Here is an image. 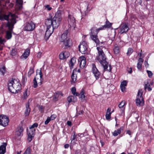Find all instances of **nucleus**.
Here are the masks:
<instances>
[{
    "instance_id": "obj_14",
    "label": "nucleus",
    "mask_w": 154,
    "mask_h": 154,
    "mask_svg": "<svg viewBox=\"0 0 154 154\" xmlns=\"http://www.w3.org/2000/svg\"><path fill=\"white\" fill-rule=\"evenodd\" d=\"M54 29L51 28H47V30L46 31L45 36V39L47 40L51 34L53 32Z\"/></svg>"
},
{
    "instance_id": "obj_57",
    "label": "nucleus",
    "mask_w": 154,
    "mask_h": 154,
    "mask_svg": "<svg viewBox=\"0 0 154 154\" xmlns=\"http://www.w3.org/2000/svg\"><path fill=\"white\" fill-rule=\"evenodd\" d=\"M125 87V86H120L121 90L122 92H123L125 91L126 88Z\"/></svg>"
},
{
    "instance_id": "obj_42",
    "label": "nucleus",
    "mask_w": 154,
    "mask_h": 154,
    "mask_svg": "<svg viewBox=\"0 0 154 154\" xmlns=\"http://www.w3.org/2000/svg\"><path fill=\"white\" fill-rule=\"evenodd\" d=\"M31 149L30 147L27 148L23 154H31Z\"/></svg>"
},
{
    "instance_id": "obj_24",
    "label": "nucleus",
    "mask_w": 154,
    "mask_h": 154,
    "mask_svg": "<svg viewBox=\"0 0 154 154\" xmlns=\"http://www.w3.org/2000/svg\"><path fill=\"white\" fill-rule=\"evenodd\" d=\"M30 51L29 49H27L25 50L24 52L21 57L22 59H26L29 55Z\"/></svg>"
},
{
    "instance_id": "obj_21",
    "label": "nucleus",
    "mask_w": 154,
    "mask_h": 154,
    "mask_svg": "<svg viewBox=\"0 0 154 154\" xmlns=\"http://www.w3.org/2000/svg\"><path fill=\"white\" fill-rule=\"evenodd\" d=\"M136 103L137 106H140L144 105V101L143 98L141 99L137 97L136 100Z\"/></svg>"
},
{
    "instance_id": "obj_43",
    "label": "nucleus",
    "mask_w": 154,
    "mask_h": 154,
    "mask_svg": "<svg viewBox=\"0 0 154 154\" xmlns=\"http://www.w3.org/2000/svg\"><path fill=\"white\" fill-rule=\"evenodd\" d=\"M33 87L35 88L37 87L38 86V83L36 81V77H35L33 80Z\"/></svg>"
},
{
    "instance_id": "obj_23",
    "label": "nucleus",
    "mask_w": 154,
    "mask_h": 154,
    "mask_svg": "<svg viewBox=\"0 0 154 154\" xmlns=\"http://www.w3.org/2000/svg\"><path fill=\"white\" fill-rule=\"evenodd\" d=\"M112 25V23H110L107 19L105 25L100 27V29H104L106 28H110Z\"/></svg>"
},
{
    "instance_id": "obj_29",
    "label": "nucleus",
    "mask_w": 154,
    "mask_h": 154,
    "mask_svg": "<svg viewBox=\"0 0 154 154\" xmlns=\"http://www.w3.org/2000/svg\"><path fill=\"white\" fill-rule=\"evenodd\" d=\"M111 109L109 108L107 109L106 115V120H109L111 118V115L112 112H111Z\"/></svg>"
},
{
    "instance_id": "obj_26",
    "label": "nucleus",
    "mask_w": 154,
    "mask_h": 154,
    "mask_svg": "<svg viewBox=\"0 0 154 154\" xmlns=\"http://www.w3.org/2000/svg\"><path fill=\"white\" fill-rule=\"evenodd\" d=\"M124 127L123 126L121 127L119 129L116 130H115L114 132L112 133L113 135L114 136H116L118 134H120L121 133V131L123 130Z\"/></svg>"
},
{
    "instance_id": "obj_39",
    "label": "nucleus",
    "mask_w": 154,
    "mask_h": 154,
    "mask_svg": "<svg viewBox=\"0 0 154 154\" xmlns=\"http://www.w3.org/2000/svg\"><path fill=\"white\" fill-rule=\"evenodd\" d=\"M133 49L131 48H128L127 53V56H129L133 52Z\"/></svg>"
},
{
    "instance_id": "obj_22",
    "label": "nucleus",
    "mask_w": 154,
    "mask_h": 154,
    "mask_svg": "<svg viewBox=\"0 0 154 154\" xmlns=\"http://www.w3.org/2000/svg\"><path fill=\"white\" fill-rule=\"evenodd\" d=\"M45 24L47 26V28H51L52 27V19L48 18L45 20Z\"/></svg>"
},
{
    "instance_id": "obj_60",
    "label": "nucleus",
    "mask_w": 154,
    "mask_h": 154,
    "mask_svg": "<svg viewBox=\"0 0 154 154\" xmlns=\"http://www.w3.org/2000/svg\"><path fill=\"white\" fill-rule=\"evenodd\" d=\"M42 53L39 52L38 53L37 55V57L39 58H40L41 57Z\"/></svg>"
},
{
    "instance_id": "obj_40",
    "label": "nucleus",
    "mask_w": 154,
    "mask_h": 154,
    "mask_svg": "<svg viewBox=\"0 0 154 154\" xmlns=\"http://www.w3.org/2000/svg\"><path fill=\"white\" fill-rule=\"evenodd\" d=\"M34 68L33 67H30L28 73V76L30 77V75L34 73Z\"/></svg>"
},
{
    "instance_id": "obj_36",
    "label": "nucleus",
    "mask_w": 154,
    "mask_h": 154,
    "mask_svg": "<svg viewBox=\"0 0 154 154\" xmlns=\"http://www.w3.org/2000/svg\"><path fill=\"white\" fill-rule=\"evenodd\" d=\"M12 37V34L11 31H7L6 32V38L8 39L11 38Z\"/></svg>"
},
{
    "instance_id": "obj_9",
    "label": "nucleus",
    "mask_w": 154,
    "mask_h": 154,
    "mask_svg": "<svg viewBox=\"0 0 154 154\" xmlns=\"http://www.w3.org/2000/svg\"><path fill=\"white\" fill-rule=\"evenodd\" d=\"M35 28V25L32 22L26 23L24 26V29L26 31H32Z\"/></svg>"
},
{
    "instance_id": "obj_1",
    "label": "nucleus",
    "mask_w": 154,
    "mask_h": 154,
    "mask_svg": "<svg viewBox=\"0 0 154 154\" xmlns=\"http://www.w3.org/2000/svg\"><path fill=\"white\" fill-rule=\"evenodd\" d=\"M97 49L98 51V56L96 58L100 64L103 66L104 68V70H108L110 72L111 70V66L109 65V69H107L108 67V63L106 61V57L105 56L103 50L100 47H97Z\"/></svg>"
},
{
    "instance_id": "obj_52",
    "label": "nucleus",
    "mask_w": 154,
    "mask_h": 154,
    "mask_svg": "<svg viewBox=\"0 0 154 154\" xmlns=\"http://www.w3.org/2000/svg\"><path fill=\"white\" fill-rule=\"evenodd\" d=\"M16 3L19 5H22L23 3V0H16Z\"/></svg>"
},
{
    "instance_id": "obj_35",
    "label": "nucleus",
    "mask_w": 154,
    "mask_h": 154,
    "mask_svg": "<svg viewBox=\"0 0 154 154\" xmlns=\"http://www.w3.org/2000/svg\"><path fill=\"white\" fill-rule=\"evenodd\" d=\"M113 51L115 54H117L120 52L119 47L117 46H115L113 48Z\"/></svg>"
},
{
    "instance_id": "obj_8",
    "label": "nucleus",
    "mask_w": 154,
    "mask_h": 154,
    "mask_svg": "<svg viewBox=\"0 0 154 154\" xmlns=\"http://www.w3.org/2000/svg\"><path fill=\"white\" fill-rule=\"evenodd\" d=\"M68 22L70 28L74 29L76 26L75 19L72 15L69 14L68 15Z\"/></svg>"
},
{
    "instance_id": "obj_6",
    "label": "nucleus",
    "mask_w": 154,
    "mask_h": 154,
    "mask_svg": "<svg viewBox=\"0 0 154 154\" xmlns=\"http://www.w3.org/2000/svg\"><path fill=\"white\" fill-rule=\"evenodd\" d=\"M9 122V117L7 116L2 114L0 115V125L4 127L7 126Z\"/></svg>"
},
{
    "instance_id": "obj_15",
    "label": "nucleus",
    "mask_w": 154,
    "mask_h": 154,
    "mask_svg": "<svg viewBox=\"0 0 154 154\" xmlns=\"http://www.w3.org/2000/svg\"><path fill=\"white\" fill-rule=\"evenodd\" d=\"M69 52L67 51H65L62 52L60 54L59 57L61 60H64L68 58L69 56Z\"/></svg>"
},
{
    "instance_id": "obj_56",
    "label": "nucleus",
    "mask_w": 154,
    "mask_h": 154,
    "mask_svg": "<svg viewBox=\"0 0 154 154\" xmlns=\"http://www.w3.org/2000/svg\"><path fill=\"white\" fill-rule=\"evenodd\" d=\"M4 39H2L0 37V45H4Z\"/></svg>"
},
{
    "instance_id": "obj_44",
    "label": "nucleus",
    "mask_w": 154,
    "mask_h": 154,
    "mask_svg": "<svg viewBox=\"0 0 154 154\" xmlns=\"http://www.w3.org/2000/svg\"><path fill=\"white\" fill-rule=\"evenodd\" d=\"M7 26L8 27V29L10 30H12L13 25L11 23H10L8 21L7 24Z\"/></svg>"
},
{
    "instance_id": "obj_7",
    "label": "nucleus",
    "mask_w": 154,
    "mask_h": 154,
    "mask_svg": "<svg viewBox=\"0 0 154 154\" xmlns=\"http://www.w3.org/2000/svg\"><path fill=\"white\" fill-rule=\"evenodd\" d=\"M92 71L96 80L98 79L101 76V73L97 68L95 64H92Z\"/></svg>"
},
{
    "instance_id": "obj_49",
    "label": "nucleus",
    "mask_w": 154,
    "mask_h": 154,
    "mask_svg": "<svg viewBox=\"0 0 154 154\" xmlns=\"http://www.w3.org/2000/svg\"><path fill=\"white\" fill-rule=\"evenodd\" d=\"M127 82L126 81L124 80L122 82L120 86H125L127 85Z\"/></svg>"
},
{
    "instance_id": "obj_33",
    "label": "nucleus",
    "mask_w": 154,
    "mask_h": 154,
    "mask_svg": "<svg viewBox=\"0 0 154 154\" xmlns=\"http://www.w3.org/2000/svg\"><path fill=\"white\" fill-rule=\"evenodd\" d=\"M39 75H40V79H39L40 82H38V84L39 85H41L42 84V82L43 81V79L42 78V72L41 70H40L39 72Z\"/></svg>"
},
{
    "instance_id": "obj_19",
    "label": "nucleus",
    "mask_w": 154,
    "mask_h": 154,
    "mask_svg": "<svg viewBox=\"0 0 154 154\" xmlns=\"http://www.w3.org/2000/svg\"><path fill=\"white\" fill-rule=\"evenodd\" d=\"M68 30H66L62 35L60 39V42H63L65 40L68 39V38L67 37V35L68 33Z\"/></svg>"
},
{
    "instance_id": "obj_31",
    "label": "nucleus",
    "mask_w": 154,
    "mask_h": 154,
    "mask_svg": "<svg viewBox=\"0 0 154 154\" xmlns=\"http://www.w3.org/2000/svg\"><path fill=\"white\" fill-rule=\"evenodd\" d=\"M75 70V69L73 70L72 72L71 77L72 79V80H71V82H72V84L75 83L77 80V75H75V76L74 74V71Z\"/></svg>"
},
{
    "instance_id": "obj_41",
    "label": "nucleus",
    "mask_w": 154,
    "mask_h": 154,
    "mask_svg": "<svg viewBox=\"0 0 154 154\" xmlns=\"http://www.w3.org/2000/svg\"><path fill=\"white\" fill-rule=\"evenodd\" d=\"M17 52L16 49L13 48L11 51V54L12 56H14L17 54Z\"/></svg>"
},
{
    "instance_id": "obj_10",
    "label": "nucleus",
    "mask_w": 154,
    "mask_h": 154,
    "mask_svg": "<svg viewBox=\"0 0 154 154\" xmlns=\"http://www.w3.org/2000/svg\"><path fill=\"white\" fill-rule=\"evenodd\" d=\"M129 28L128 25L125 23L121 25L120 27L119 32L121 34L126 33L128 31Z\"/></svg>"
},
{
    "instance_id": "obj_2",
    "label": "nucleus",
    "mask_w": 154,
    "mask_h": 154,
    "mask_svg": "<svg viewBox=\"0 0 154 154\" xmlns=\"http://www.w3.org/2000/svg\"><path fill=\"white\" fill-rule=\"evenodd\" d=\"M21 85L18 79H12L8 84V90L14 94H16L21 89Z\"/></svg>"
},
{
    "instance_id": "obj_59",
    "label": "nucleus",
    "mask_w": 154,
    "mask_h": 154,
    "mask_svg": "<svg viewBox=\"0 0 154 154\" xmlns=\"http://www.w3.org/2000/svg\"><path fill=\"white\" fill-rule=\"evenodd\" d=\"M45 7L46 8H47L49 10V11H50L51 10L52 8L51 7H50V6L49 5H46V6H45Z\"/></svg>"
},
{
    "instance_id": "obj_17",
    "label": "nucleus",
    "mask_w": 154,
    "mask_h": 154,
    "mask_svg": "<svg viewBox=\"0 0 154 154\" xmlns=\"http://www.w3.org/2000/svg\"><path fill=\"white\" fill-rule=\"evenodd\" d=\"M23 129L22 127L19 126L16 129L15 132V134L17 136L21 137L23 135Z\"/></svg>"
},
{
    "instance_id": "obj_12",
    "label": "nucleus",
    "mask_w": 154,
    "mask_h": 154,
    "mask_svg": "<svg viewBox=\"0 0 154 154\" xmlns=\"http://www.w3.org/2000/svg\"><path fill=\"white\" fill-rule=\"evenodd\" d=\"M62 42L63 43V44L64 45V48L65 49L70 48L72 45V41L69 38L65 40L63 42Z\"/></svg>"
},
{
    "instance_id": "obj_63",
    "label": "nucleus",
    "mask_w": 154,
    "mask_h": 154,
    "mask_svg": "<svg viewBox=\"0 0 154 154\" xmlns=\"http://www.w3.org/2000/svg\"><path fill=\"white\" fill-rule=\"evenodd\" d=\"M69 146V145L68 144H66L64 145V147L65 149L68 148Z\"/></svg>"
},
{
    "instance_id": "obj_28",
    "label": "nucleus",
    "mask_w": 154,
    "mask_h": 154,
    "mask_svg": "<svg viewBox=\"0 0 154 154\" xmlns=\"http://www.w3.org/2000/svg\"><path fill=\"white\" fill-rule=\"evenodd\" d=\"M125 101L123 100L122 101L121 103L119 104V107L122 110V114L123 112L124 113V111L125 108Z\"/></svg>"
},
{
    "instance_id": "obj_34",
    "label": "nucleus",
    "mask_w": 154,
    "mask_h": 154,
    "mask_svg": "<svg viewBox=\"0 0 154 154\" xmlns=\"http://www.w3.org/2000/svg\"><path fill=\"white\" fill-rule=\"evenodd\" d=\"M71 92L73 95L76 96H79L80 95V94L76 92V88L75 87H73L72 88Z\"/></svg>"
},
{
    "instance_id": "obj_47",
    "label": "nucleus",
    "mask_w": 154,
    "mask_h": 154,
    "mask_svg": "<svg viewBox=\"0 0 154 154\" xmlns=\"http://www.w3.org/2000/svg\"><path fill=\"white\" fill-rule=\"evenodd\" d=\"M83 90L82 89L80 93L79 94L80 95L79 96H81L80 97L82 99L84 98H85V95L84 94L83 92Z\"/></svg>"
},
{
    "instance_id": "obj_51",
    "label": "nucleus",
    "mask_w": 154,
    "mask_h": 154,
    "mask_svg": "<svg viewBox=\"0 0 154 154\" xmlns=\"http://www.w3.org/2000/svg\"><path fill=\"white\" fill-rule=\"evenodd\" d=\"M56 117V115L55 114H53L49 117V119H50L51 120H53Z\"/></svg>"
},
{
    "instance_id": "obj_64",
    "label": "nucleus",
    "mask_w": 154,
    "mask_h": 154,
    "mask_svg": "<svg viewBox=\"0 0 154 154\" xmlns=\"http://www.w3.org/2000/svg\"><path fill=\"white\" fill-rule=\"evenodd\" d=\"M126 134H128L130 136H131V131L129 130L127 131H126Z\"/></svg>"
},
{
    "instance_id": "obj_30",
    "label": "nucleus",
    "mask_w": 154,
    "mask_h": 154,
    "mask_svg": "<svg viewBox=\"0 0 154 154\" xmlns=\"http://www.w3.org/2000/svg\"><path fill=\"white\" fill-rule=\"evenodd\" d=\"M76 59L75 57H73L69 61V66L71 69L73 68V66L75 63Z\"/></svg>"
},
{
    "instance_id": "obj_3",
    "label": "nucleus",
    "mask_w": 154,
    "mask_h": 154,
    "mask_svg": "<svg viewBox=\"0 0 154 154\" xmlns=\"http://www.w3.org/2000/svg\"><path fill=\"white\" fill-rule=\"evenodd\" d=\"M62 11L59 10L56 12L52 19V27L53 29H56L60 25L62 20Z\"/></svg>"
},
{
    "instance_id": "obj_38",
    "label": "nucleus",
    "mask_w": 154,
    "mask_h": 154,
    "mask_svg": "<svg viewBox=\"0 0 154 154\" xmlns=\"http://www.w3.org/2000/svg\"><path fill=\"white\" fill-rule=\"evenodd\" d=\"M73 135L72 134L70 140L71 141L75 140H76L77 135H76L75 131H73Z\"/></svg>"
},
{
    "instance_id": "obj_11",
    "label": "nucleus",
    "mask_w": 154,
    "mask_h": 154,
    "mask_svg": "<svg viewBox=\"0 0 154 154\" xmlns=\"http://www.w3.org/2000/svg\"><path fill=\"white\" fill-rule=\"evenodd\" d=\"M9 16L10 15L5 14L3 11H0V20L2 21L4 20L8 21Z\"/></svg>"
},
{
    "instance_id": "obj_45",
    "label": "nucleus",
    "mask_w": 154,
    "mask_h": 154,
    "mask_svg": "<svg viewBox=\"0 0 154 154\" xmlns=\"http://www.w3.org/2000/svg\"><path fill=\"white\" fill-rule=\"evenodd\" d=\"M143 94V91L142 90H139L138 92L137 97L138 98H143L142 97Z\"/></svg>"
},
{
    "instance_id": "obj_58",
    "label": "nucleus",
    "mask_w": 154,
    "mask_h": 154,
    "mask_svg": "<svg viewBox=\"0 0 154 154\" xmlns=\"http://www.w3.org/2000/svg\"><path fill=\"white\" fill-rule=\"evenodd\" d=\"M138 62H140V63H142L143 61V59L141 58H140L138 59Z\"/></svg>"
},
{
    "instance_id": "obj_62",
    "label": "nucleus",
    "mask_w": 154,
    "mask_h": 154,
    "mask_svg": "<svg viewBox=\"0 0 154 154\" xmlns=\"http://www.w3.org/2000/svg\"><path fill=\"white\" fill-rule=\"evenodd\" d=\"M67 124L69 126H70L72 125V122L71 121H68L67 122Z\"/></svg>"
},
{
    "instance_id": "obj_25",
    "label": "nucleus",
    "mask_w": 154,
    "mask_h": 154,
    "mask_svg": "<svg viewBox=\"0 0 154 154\" xmlns=\"http://www.w3.org/2000/svg\"><path fill=\"white\" fill-rule=\"evenodd\" d=\"M30 112V108L29 107V103H28L26 105V109L24 112L25 116H28Z\"/></svg>"
},
{
    "instance_id": "obj_55",
    "label": "nucleus",
    "mask_w": 154,
    "mask_h": 154,
    "mask_svg": "<svg viewBox=\"0 0 154 154\" xmlns=\"http://www.w3.org/2000/svg\"><path fill=\"white\" fill-rule=\"evenodd\" d=\"M84 112L83 110H81L79 111L78 113H77L76 116H79L82 115L83 114V113Z\"/></svg>"
},
{
    "instance_id": "obj_20",
    "label": "nucleus",
    "mask_w": 154,
    "mask_h": 154,
    "mask_svg": "<svg viewBox=\"0 0 154 154\" xmlns=\"http://www.w3.org/2000/svg\"><path fill=\"white\" fill-rule=\"evenodd\" d=\"M6 143H3L0 146V154H4L6 152Z\"/></svg>"
},
{
    "instance_id": "obj_50",
    "label": "nucleus",
    "mask_w": 154,
    "mask_h": 154,
    "mask_svg": "<svg viewBox=\"0 0 154 154\" xmlns=\"http://www.w3.org/2000/svg\"><path fill=\"white\" fill-rule=\"evenodd\" d=\"M39 109L41 112L43 113L44 112V108L43 106H39Z\"/></svg>"
},
{
    "instance_id": "obj_46",
    "label": "nucleus",
    "mask_w": 154,
    "mask_h": 154,
    "mask_svg": "<svg viewBox=\"0 0 154 154\" xmlns=\"http://www.w3.org/2000/svg\"><path fill=\"white\" fill-rule=\"evenodd\" d=\"M137 67L139 70L141 71L142 68V63L140 62H138L137 64Z\"/></svg>"
},
{
    "instance_id": "obj_27",
    "label": "nucleus",
    "mask_w": 154,
    "mask_h": 154,
    "mask_svg": "<svg viewBox=\"0 0 154 154\" xmlns=\"http://www.w3.org/2000/svg\"><path fill=\"white\" fill-rule=\"evenodd\" d=\"M92 40L94 41L96 44V45H98L100 44V41L98 38L97 35H93L90 36Z\"/></svg>"
},
{
    "instance_id": "obj_13",
    "label": "nucleus",
    "mask_w": 154,
    "mask_h": 154,
    "mask_svg": "<svg viewBox=\"0 0 154 154\" xmlns=\"http://www.w3.org/2000/svg\"><path fill=\"white\" fill-rule=\"evenodd\" d=\"M79 63L80 68H83L85 66L86 61L85 57L84 56H82L79 57Z\"/></svg>"
},
{
    "instance_id": "obj_18",
    "label": "nucleus",
    "mask_w": 154,
    "mask_h": 154,
    "mask_svg": "<svg viewBox=\"0 0 154 154\" xmlns=\"http://www.w3.org/2000/svg\"><path fill=\"white\" fill-rule=\"evenodd\" d=\"M145 90L148 89L149 91H151L152 88L150 87V86L153 85V83L149 80L145 82Z\"/></svg>"
},
{
    "instance_id": "obj_4",
    "label": "nucleus",
    "mask_w": 154,
    "mask_h": 154,
    "mask_svg": "<svg viewBox=\"0 0 154 154\" xmlns=\"http://www.w3.org/2000/svg\"><path fill=\"white\" fill-rule=\"evenodd\" d=\"M38 124L37 123L33 124L29 128L30 131L28 132V137L27 140L29 142H30L32 140V138L33 137L35 133V130L34 128L35 127H37Z\"/></svg>"
},
{
    "instance_id": "obj_37",
    "label": "nucleus",
    "mask_w": 154,
    "mask_h": 154,
    "mask_svg": "<svg viewBox=\"0 0 154 154\" xmlns=\"http://www.w3.org/2000/svg\"><path fill=\"white\" fill-rule=\"evenodd\" d=\"M6 71V70L5 66H2L1 67L0 66V72H1L3 75H4Z\"/></svg>"
},
{
    "instance_id": "obj_54",
    "label": "nucleus",
    "mask_w": 154,
    "mask_h": 154,
    "mask_svg": "<svg viewBox=\"0 0 154 154\" xmlns=\"http://www.w3.org/2000/svg\"><path fill=\"white\" fill-rule=\"evenodd\" d=\"M59 95L57 94H55L54 96V99L55 100H57V98L59 97Z\"/></svg>"
},
{
    "instance_id": "obj_61",
    "label": "nucleus",
    "mask_w": 154,
    "mask_h": 154,
    "mask_svg": "<svg viewBox=\"0 0 154 154\" xmlns=\"http://www.w3.org/2000/svg\"><path fill=\"white\" fill-rule=\"evenodd\" d=\"M144 154H150V150L148 149L146 150Z\"/></svg>"
},
{
    "instance_id": "obj_48",
    "label": "nucleus",
    "mask_w": 154,
    "mask_h": 154,
    "mask_svg": "<svg viewBox=\"0 0 154 154\" xmlns=\"http://www.w3.org/2000/svg\"><path fill=\"white\" fill-rule=\"evenodd\" d=\"M148 73V76L149 78H151L153 75L152 73L150 71L147 70L146 71Z\"/></svg>"
},
{
    "instance_id": "obj_53",
    "label": "nucleus",
    "mask_w": 154,
    "mask_h": 154,
    "mask_svg": "<svg viewBox=\"0 0 154 154\" xmlns=\"http://www.w3.org/2000/svg\"><path fill=\"white\" fill-rule=\"evenodd\" d=\"M51 121L50 119H49V117H48L46 120L45 122V124L46 125H47L49 122Z\"/></svg>"
},
{
    "instance_id": "obj_16",
    "label": "nucleus",
    "mask_w": 154,
    "mask_h": 154,
    "mask_svg": "<svg viewBox=\"0 0 154 154\" xmlns=\"http://www.w3.org/2000/svg\"><path fill=\"white\" fill-rule=\"evenodd\" d=\"M100 28L97 29L96 27H93L91 29V32L90 34V36H93L96 35H97V34L99 32V31L100 30H102V29H100Z\"/></svg>"
},
{
    "instance_id": "obj_5",
    "label": "nucleus",
    "mask_w": 154,
    "mask_h": 154,
    "mask_svg": "<svg viewBox=\"0 0 154 154\" xmlns=\"http://www.w3.org/2000/svg\"><path fill=\"white\" fill-rule=\"evenodd\" d=\"M88 46L85 41H83L80 43L78 47L79 51L83 54H88Z\"/></svg>"
},
{
    "instance_id": "obj_32",
    "label": "nucleus",
    "mask_w": 154,
    "mask_h": 154,
    "mask_svg": "<svg viewBox=\"0 0 154 154\" xmlns=\"http://www.w3.org/2000/svg\"><path fill=\"white\" fill-rule=\"evenodd\" d=\"M72 98L74 99V100L73 101V102H75L77 101V98L76 97H75L73 96H71L68 97L67 98V100L69 103H70L72 101Z\"/></svg>"
}]
</instances>
